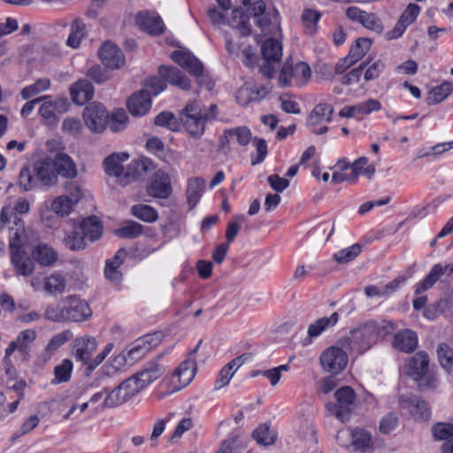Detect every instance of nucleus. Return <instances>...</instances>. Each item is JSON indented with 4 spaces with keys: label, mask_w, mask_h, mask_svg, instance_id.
Instances as JSON below:
<instances>
[{
    "label": "nucleus",
    "mask_w": 453,
    "mask_h": 453,
    "mask_svg": "<svg viewBox=\"0 0 453 453\" xmlns=\"http://www.w3.org/2000/svg\"><path fill=\"white\" fill-rule=\"evenodd\" d=\"M58 182V176L50 157L35 161L30 167H23L19 175L18 184L27 192L38 188H49Z\"/></svg>",
    "instance_id": "obj_1"
},
{
    "label": "nucleus",
    "mask_w": 453,
    "mask_h": 453,
    "mask_svg": "<svg viewBox=\"0 0 453 453\" xmlns=\"http://www.w3.org/2000/svg\"><path fill=\"white\" fill-rule=\"evenodd\" d=\"M158 73L164 81L156 76L150 77L146 81L145 86L147 89L145 91L149 92L150 96L151 94L157 96L166 88L165 81H168L170 84L185 91L191 89V82L188 77L174 66L160 65L158 67Z\"/></svg>",
    "instance_id": "obj_2"
},
{
    "label": "nucleus",
    "mask_w": 453,
    "mask_h": 453,
    "mask_svg": "<svg viewBox=\"0 0 453 453\" xmlns=\"http://www.w3.org/2000/svg\"><path fill=\"white\" fill-rule=\"evenodd\" d=\"M142 389L134 375L129 377L107 395L102 403L96 408V411L119 406L133 398Z\"/></svg>",
    "instance_id": "obj_3"
},
{
    "label": "nucleus",
    "mask_w": 453,
    "mask_h": 453,
    "mask_svg": "<svg viewBox=\"0 0 453 453\" xmlns=\"http://www.w3.org/2000/svg\"><path fill=\"white\" fill-rule=\"evenodd\" d=\"M202 341L196 347L189 351L187 359H185L174 371L170 380L171 392H177L188 386L194 379L196 372V362L194 356L197 352Z\"/></svg>",
    "instance_id": "obj_4"
},
{
    "label": "nucleus",
    "mask_w": 453,
    "mask_h": 453,
    "mask_svg": "<svg viewBox=\"0 0 453 453\" xmlns=\"http://www.w3.org/2000/svg\"><path fill=\"white\" fill-rule=\"evenodd\" d=\"M336 403H327V411L341 421L348 419L356 404V393L352 388L343 386L334 393Z\"/></svg>",
    "instance_id": "obj_5"
},
{
    "label": "nucleus",
    "mask_w": 453,
    "mask_h": 453,
    "mask_svg": "<svg viewBox=\"0 0 453 453\" xmlns=\"http://www.w3.org/2000/svg\"><path fill=\"white\" fill-rule=\"evenodd\" d=\"M180 120L187 131L196 138L203 134L207 122L202 105L197 102H191L186 105L180 114Z\"/></svg>",
    "instance_id": "obj_6"
},
{
    "label": "nucleus",
    "mask_w": 453,
    "mask_h": 453,
    "mask_svg": "<svg viewBox=\"0 0 453 453\" xmlns=\"http://www.w3.org/2000/svg\"><path fill=\"white\" fill-rule=\"evenodd\" d=\"M380 334V329L375 322L369 321L357 326L350 331V341L352 349L363 353L369 349L375 343Z\"/></svg>",
    "instance_id": "obj_7"
},
{
    "label": "nucleus",
    "mask_w": 453,
    "mask_h": 453,
    "mask_svg": "<svg viewBox=\"0 0 453 453\" xmlns=\"http://www.w3.org/2000/svg\"><path fill=\"white\" fill-rule=\"evenodd\" d=\"M319 362L326 372L338 374L346 368L348 355L342 348L331 346L322 352Z\"/></svg>",
    "instance_id": "obj_8"
},
{
    "label": "nucleus",
    "mask_w": 453,
    "mask_h": 453,
    "mask_svg": "<svg viewBox=\"0 0 453 453\" xmlns=\"http://www.w3.org/2000/svg\"><path fill=\"white\" fill-rule=\"evenodd\" d=\"M83 119L91 131L101 133L106 127L109 116L107 111L100 103H92L84 109Z\"/></svg>",
    "instance_id": "obj_9"
},
{
    "label": "nucleus",
    "mask_w": 453,
    "mask_h": 453,
    "mask_svg": "<svg viewBox=\"0 0 453 453\" xmlns=\"http://www.w3.org/2000/svg\"><path fill=\"white\" fill-rule=\"evenodd\" d=\"M147 193L155 198L166 199L170 197L173 188L169 174L163 170L155 172L148 181Z\"/></svg>",
    "instance_id": "obj_10"
},
{
    "label": "nucleus",
    "mask_w": 453,
    "mask_h": 453,
    "mask_svg": "<svg viewBox=\"0 0 453 453\" xmlns=\"http://www.w3.org/2000/svg\"><path fill=\"white\" fill-rule=\"evenodd\" d=\"M372 46V41L368 38H358L350 48L347 57L341 59L335 65L337 73H344L348 68L361 60Z\"/></svg>",
    "instance_id": "obj_11"
},
{
    "label": "nucleus",
    "mask_w": 453,
    "mask_h": 453,
    "mask_svg": "<svg viewBox=\"0 0 453 453\" xmlns=\"http://www.w3.org/2000/svg\"><path fill=\"white\" fill-rule=\"evenodd\" d=\"M97 348L96 338L88 335L76 338L72 345V353L77 362L86 365L89 370L91 356Z\"/></svg>",
    "instance_id": "obj_12"
},
{
    "label": "nucleus",
    "mask_w": 453,
    "mask_h": 453,
    "mask_svg": "<svg viewBox=\"0 0 453 453\" xmlns=\"http://www.w3.org/2000/svg\"><path fill=\"white\" fill-rule=\"evenodd\" d=\"M153 162L148 157H139L132 160L125 169V173L119 180L120 186H127L128 184L137 180L144 173L154 169Z\"/></svg>",
    "instance_id": "obj_13"
},
{
    "label": "nucleus",
    "mask_w": 453,
    "mask_h": 453,
    "mask_svg": "<svg viewBox=\"0 0 453 453\" xmlns=\"http://www.w3.org/2000/svg\"><path fill=\"white\" fill-rule=\"evenodd\" d=\"M399 404L416 420L426 421L430 418L431 412L427 403L418 396L402 395L399 398Z\"/></svg>",
    "instance_id": "obj_14"
},
{
    "label": "nucleus",
    "mask_w": 453,
    "mask_h": 453,
    "mask_svg": "<svg viewBox=\"0 0 453 453\" xmlns=\"http://www.w3.org/2000/svg\"><path fill=\"white\" fill-rule=\"evenodd\" d=\"M346 15L349 19L359 22L365 28L378 34H380L384 29L380 19L376 14L362 11L358 7H348L346 10Z\"/></svg>",
    "instance_id": "obj_15"
},
{
    "label": "nucleus",
    "mask_w": 453,
    "mask_h": 453,
    "mask_svg": "<svg viewBox=\"0 0 453 453\" xmlns=\"http://www.w3.org/2000/svg\"><path fill=\"white\" fill-rule=\"evenodd\" d=\"M172 59L180 67L187 70L192 76L199 78L203 75V65L192 53L182 50H174Z\"/></svg>",
    "instance_id": "obj_16"
},
{
    "label": "nucleus",
    "mask_w": 453,
    "mask_h": 453,
    "mask_svg": "<svg viewBox=\"0 0 453 453\" xmlns=\"http://www.w3.org/2000/svg\"><path fill=\"white\" fill-rule=\"evenodd\" d=\"M67 304L66 321L81 322L91 317L92 311L88 304L76 296H69L64 299Z\"/></svg>",
    "instance_id": "obj_17"
},
{
    "label": "nucleus",
    "mask_w": 453,
    "mask_h": 453,
    "mask_svg": "<svg viewBox=\"0 0 453 453\" xmlns=\"http://www.w3.org/2000/svg\"><path fill=\"white\" fill-rule=\"evenodd\" d=\"M135 22L141 30L150 35H158L165 31L163 20L155 12H140L136 15Z\"/></svg>",
    "instance_id": "obj_18"
},
{
    "label": "nucleus",
    "mask_w": 453,
    "mask_h": 453,
    "mask_svg": "<svg viewBox=\"0 0 453 453\" xmlns=\"http://www.w3.org/2000/svg\"><path fill=\"white\" fill-rule=\"evenodd\" d=\"M99 58L102 63L111 69H119L125 64L122 51L113 43L106 42L99 49Z\"/></svg>",
    "instance_id": "obj_19"
},
{
    "label": "nucleus",
    "mask_w": 453,
    "mask_h": 453,
    "mask_svg": "<svg viewBox=\"0 0 453 453\" xmlns=\"http://www.w3.org/2000/svg\"><path fill=\"white\" fill-rule=\"evenodd\" d=\"M420 7L416 4H409L404 12L401 14L395 27L388 32V39H396L400 37L405 29L411 25L418 16Z\"/></svg>",
    "instance_id": "obj_20"
},
{
    "label": "nucleus",
    "mask_w": 453,
    "mask_h": 453,
    "mask_svg": "<svg viewBox=\"0 0 453 453\" xmlns=\"http://www.w3.org/2000/svg\"><path fill=\"white\" fill-rule=\"evenodd\" d=\"M43 102L39 109V114L42 118L52 123L56 120L58 114L67 111L69 103L66 98L58 97L54 100H42Z\"/></svg>",
    "instance_id": "obj_21"
},
{
    "label": "nucleus",
    "mask_w": 453,
    "mask_h": 453,
    "mask_svg": "<svg viewBox=\"0 0 453 453\" xmlns=\"http://www.w3.org/2000/svg\"><path fill=\"white\" fill-rule=\"evenodd\" d=\"M129 158V154L127 152L112 153L104 159L103 165L104 172L109 176L116 178V181L119 184V180L125 173V167L123 162Z\"/></svg>",
    "instance_id": "obj_22"
},
{
    "label": "nucleus",
    "mask_w": 453,
    "mask_h": 453,
    "mask_svg": "<svg viewBox=\"0 0 453 453\" xmlns=\"http://www.w3.org/2000/svg\"><path fill=\"white\" fill-rule=\"evenodd\" d=\"M429 357L425 351H418L411 357L405 365L406 372L418 380L425 376L428 371Z\"/></svg>",
    "instance_id": "obj_23"
},
{
    "label": "nucleus",
    "mask_w": 453,
    "mask_h": 453,
    "mask_svg": "<svg viewBox=\"0 0 453 453\" xmlns=\"http://www.w3.org/2000/svg\"><path fill=\"white\" fill-rule=\"evenodd\" d=\"M127 105L133 116L145 115L151 107V96L147 91L135 92L127 99Z\"/></svg>",
    "instance_id": "obj_24"
},
{
    "label": "nucleus",
    "mask_w": 453,
    "mask_h": 453,
    "mask_svg": "<svg viewBox=\"0 0 453 453\" xmlns=\"http://www.w3.org/2000/svg\"><path fill=\"white\" fill-rule=\"evenodd\" d=\"M53 167L56 171L57 176H61L66 179H74L78 171L76 165L72 157L65 152H58L52 159Z\"/></svg>",
    "instance_id": "obj_25"
},
{
    "label": "nucleus",
    "mask_w": 453,
    "mask_h": 453,
    "mask_svg": "<svg viewBox=\"0 0 453 453\" xmlns=\"http://www.w3.org/2000/svg\"><path fill=\"white\" fill-rule=\"evenodd\" d=\"M74 188L76 190V195H73V197H69L68 196H60L56 197L51 203V211L61 217L68 216L71 213L73 207L83 196L82 191L79 187H74Z\"/></svg>",
    "instance_id": "obj_26"
},
{
    "label": "nucleus",
    "mask_w": 453,
    "mask_h": 453,
    "mask_svg": "<svg viewBox=\"0 0 453 453\" xmlns=\"http://www.w3.org/2000/svg\"><path fill=\"white\" fill-rule=\"evenodd\" d=\"M70 95L74 104L83 105L92 99L94 87L88 80L81 79L71 86Z\"/></svg>",
    "instance_id": "obj_27"
},
{
    "label": "nucleus",
    "mask_w": 453,
    "mask_h": 453,
    "mask_svg": "<svg viewBox=\"0 0 453 453\" xmlns=\"http://www.w3.org/2000/svg\"><path fill=\"white\" fill-rule=\"evenodd\" d=\"M11 263L18 275L27 277L35 271L34 261L24 250H14L11 253Z\"/></svg>",
    "instance_id": "obj_28"
},
{
    "label": "nucleus",
    "mask_w": 453,
    "mask_h": 453,
    "mask_svg": "<svg viewBox=\"0 0 453 453\" xmlns=\"http://www.w3.org/2000/svg\"><path fill=\"white\" fill-rule=\"evenodd\" d=\"M165 372V367L158 362V360H155L150 362L145 368L135 374V378L142 387V388H146L149 384L152 383L158 378H160Z\"/></svg>",
    "instance_id": "obj_29"
},
{
    "label": "nucleus",
    "mask_w": 453,
    "mask_h": 453,
    "mask_svg": "<svg viewBox=\"0 0 453 453\" xmlns=\"http://www.w3.org/2000/svg\"><path fill=\"white\" fill-rule=\"evenodd\" d=\"M395 349L404 353H411L418 346V336L415 332L404 329L395 334L393 341Z\"/></svg>",
    "instance_id": "obj_30"
},
{
    "label": "nucleus",
    "mask_w": 453,
    "mask_h": 453,
    "mask_svg": "<svg viewBox=\"0 0 453 453\" xmlns=\"http://www.w3.org/2000/svg\"><path fill=\"white\" fill-rule=\"evenodd\" d=\"M33 259L42 266L52 265L58 258L55 250L46 243H39L32 250Z\"/></svg>",
    "instance_id": "obj_31"
},
{
    "label": "nucleus",
    "mask_w": 453,
    "mask_h": 453,
    "mask_svg": "<svg viewBox=\"0 0 453 453\" xmlns=\"http://www.w3.org/2000/svg\"><path fill=\"white\" fill-rule=\"evenodd\" d=\"M205 188V180L200 177H193L188 180L186 198L190 209H193L199 202Z\"/></svg>",
    "instance_id": "obj_32"
},
{
    "label": "nucleus",
    "mask_w": 453,
    "mask_h": 453,
    "mask_svg": "<svg viewBox=\"0 0 453 453\" xmlns=\"http://www.w3.org/2000/svg\"><path fill=\"white\" fill-rule=\"evenodd\" d=\"M339 318V313L334 312L329 317L318 319L309 325L308 335L311 338L318 337L326 329L334 327L338 323Z\"/></svg>",
    "instance_id": "obj_33"
},
{
    "label": "nucleus",
    "mask_w": 453,
    "mask_h": 453,
    "mask_svg": "<svg viewBox=\"0 0 453 453\" xmlns=\"http://www.w3.org/2000/svg\"><path fill=\"white\" fill-rule=\"evenodd\" d=\"M249 16L245 14L242 8H234L232 17L227 20L229 26L235 28L242 36H248L251 33Z\"/></svg>",
    "instance_id": "obj_34"
},
{
    "label": "nucleus",
    "mask_w": 453,
    "mask_h": 453,
    "mask_svg": "<svg viewBox=\"0 0 453 453\" xmlns=\"http://www.w3.org/2000/svg\"><path fill=\"white\" fill-rule=\"evenodd\" d=\"M334 108L327 104H319L311 111L308 118V125L311 127H316L322 122H330Z\"/></svg>",
    "instance_id": "obj_35"
},
{
    "label": "nucleus",
    "mask_w": 453,
    "mask_h": 453,
    "mask_svg": "<svg viewBox=\"0 0 453 453\" xmlns=\"http://www.w3.org/2000/svg\"><path fill=\"white\" fill-rule=\"evenodd\" d=\"M81 228L86 240L91 242L98 240L103 234L102 223L96 216L84 219L81 224Z\"/></svg>",
    "instance_id": "obj_36"
},
{
    "label": "nucleus",
    "mask_w": 453,
    "mask_h": 453,
    "mask_svg": "<svg viewBox=\"0 0 453 453\" xmlns=\"http://www.w3.org/2000/svg\"><path fill=\"white\" fill-rule=\"evenodd\" d=\"M66 279L58 273H53L43 279V290L51 296L61 295L65 292Z\"/></svg>",
    "instance_id": "obj_37"
},
{
    "label": "nucleus",
    "mask_w": 453,
    "mask_h": 453,
    "mask_svg": "<svg viewBox=\"0 0 453 453\" xmlns=\"http://www.w3.org/2000/svg\"><path fill=\"white\" fill-rule=\"evenodd\" d=\"M261 52L265 61L279 63L282 57L281 43L273 38L267 39L262 44Z\"/></svg>",
    "instance_id": "obj_38"
},
{
    "label": "nucleus",
    "mask_w": 453,
    "mask_h": 453,
    "mask_svg": "<svg viewBox=\"0 0 453 453\" xmlns=\"http://www.w3.org/2000/svg\"><path fill=\"white\" fill-rule=\"evenodd\" d=\"M87 35L86 26L81 19H75L70 26V33L66 40V45L72 49L80 47L81 42Z\"/></svg>",
    "instance_id": "obj_39"
},
{
    "label": "nucleus",
    "mask_w": 453,
    "mask_h": 453,
    "mask_svg": "<svg viewBox=\"0 0 453 453\" xmlns=\"http://www.w3.org/2000/svg\"><path fill=\"white\" fill-rule=\"evenodd\" d=\"M15 228L10 227V252L12 253L14 250H22V247L27 245L26 241V230L24 228V223L21 219L15 220Z\"/></svg>",
    "instance_id": "obj_40"
},
{
    "label": "nucleus",
    "mask_w": 453,
    "mask_h": 453,
    "mask_svg": "<svg viewBox=\"0 0 453 453\" xmlns=\"http://www.w3.org/2000/svg\"><path fill=\"white\" fill-rule=\"evenodd\" d=\"M453 91V82L445 81L432 88L426 98L428 105L437 104L446 99Z\"/></svg>",
    "instance_id": "obj_41"
},
{
    "label": "nucleus",
    "mask_w": 453,
    "mask_h": 453,
    "mask_svg": "<svg viewBox=\"0 0 453 453\" xmlns=\"http://www.w3.org/2000/svg\"><path fill=\"white\" fill-rule=\"evenodd\" d=\"M444 274V268L441 265H434L425 279L417 286L415 293L419 295L430 289L437 280Z\"/></svg>",
    "instance_id": "obj_42"
},
{
    "label": "nucleus",
    "mask_w": 453,
    "mask_h": 453,
    "mask_svg": "<svg viewBox=\"0 0 453 453\" xmlns=\"http://www.w3.org/2000/svg\"><path fill=\"white\" fill-rule=\"evenodd\" d=\"M437 357L441 367L453 374V349L446 343H440L437 346Z\"/></svg>",
    "instance_id": "obj_43"
},
{
    "label": "nucleus",
    "mask_w": 453,
    "mask_h": 453,
    "mask_svg": "<svg viewBox=\"0 0 453 453\" xmlns=\"http://www.w3.org/2000/svg\"><path fill=\"white\" fill-rule=\"evenodd\" d=\"M66 311L67 304L64 303L63 300L60 303L49 305L45 309L44 317L46 319L53 322H64L66 321Z\"/></svg>",
    "instance_id": "obj_44"
},
{
    "label": "nucleus",
    "mask_w": 453,
    "mask_h": 453,
    "mask_svg": "<svg viewBox=\"0 0 453 453\" xmlns=\"http://www.w3.org/2000/svg\"><path fill=\"white\" fill-rule=\"evenodd\" d=\"M131 211L135 218L145 222H154L158 218L157 211L148 204H135Z\"/></svg>",
    "instance_id": "obj_45"
},
{
    "label": "nucleus",
    "mask_w": 453,
    "mask_h": 453,
    "mask_svg": "<svg viewBox=\"0 0 453 453\" xmlns=\"http://www.w3.org/2000/svg\"><path fill=\"white\" fill-rule=\"evenodd\" d=\"M254 440L260 445L269 446L275 442L276 434L266 425L259 426L252 434Z\"/></svg>",
    "instance_id": "obj_46"
},
{
    "label": "nucleus",
    "mask_w": 453,
    "mask_h": 453,
    "mask_svg": "<svg viewBox=\"0 0 453 453\" xmlns=\"http://www.w3.org/2000/svg\"><path fill=\"white\" fill-rule=\"evenodd\" d=\"M73 371V363L69 359H65L62 363L57 365L54 368V380H52L53 384H60L64 382H67L72 374Z\"/></svg>",
    "instance_id": "obj_47"
},
{
    "label": "nucleus",
    "mask_w": 453,
    "mask_h": 453,
    "mask_svg": "<svg viewBox=\"0 0 453 453\" xmlns=\"http://www.w3.org/2000/svg\"><path fill=\"white\" fill-rule=\"evenodd\" d=\"M361 252V246L356 243L334 254L333 258L339 264H346L354 260Z\"/></svg>",
    "instance_id": "obj_48"
},
{
    "label": "nucleus",
    "mask_w": 453,
    "mask_h": 453,
    "mask_svg": "<svg viewBox=\"0 0 453 453\" xmlns=\"http://www.w3.org/2000/svg\"><path fill=\"white\" fill-rule=\"evenodd\" d=\"M142 232V226L139 223L131 221L127 226L114 230V234L125 239H133L138 237Z\"/></svg>",
    "instance_id": "obj_49"
},
{
    "label": "nucleus",
    "mask_w": 453,
    "mask_h": 453,
    "mask_svg": "<svg viewBox=\"0 0 453 453\" xmlns=\"http://www.w3.org/2000/svg\"><path fill=\"white\" fill-rule=\"evenodd\" d=\"M64 244L71 250H81L86 247V238L77 231H72L64 239Z\"/></svg>",
    "instance_id": "obj_50"
},
{
    "label": "nucleus",
    "mask_w": 453,
    "mask_h": 453,
    "mask_svg": "<svg viewBox=\"0 0 453 453\" xmlns=\"http://www.w3.org/2000/svg\"><path fill=\"white\" fill-rule=\"evenodd\" d=\"M157 126L167 127L171 131L179 129V123L175 116L170 111H163L159 113L154 119Z\"/></svg>",
    "instance_id": "obj_51"
},
{
    "label": "nucleus",
    "mask_w": 453,
    "mask_h": 453,
    "mask_svg": "<svg viewBox=\"0 0 453 453\" xmlns=\"http://www.w3.org/2000/svg\"><path fill=\"white\" fill-rule=\"evenodd\" d=\"M351 437L352 445L356 449L364 450L370 447L371 436L366 431L363 429H355L352 431Z\"/></svg>",
    "instance_id": "obj_52"
},
{
    "label": "nucleus",
    "mask_w": 453,
    "mask_h": 453,
    "mask_svg": "<svg viewBox=\"0 0 453 453\" xmlns=\"http://www.w3.org/2000/svg\"><path fill=\"white\" fill-rule=\"evenodd\" d=\"M245 220V217L243 215H235L233 217V219L228 222L226 229V243H230L234 240L237 236L241 224Z\"/></svg>",
    "instance_id": "obj_53"
},
{
    "label": "nucleus",
    "mask_w": 453,
    "mask_h": 453,
    "mask_svg": "<svg viewBox=\"0 0 453 453\" xmlns=\"http://www.w3.org/2000/svg\"><path fill=\"white\" fill-rule=\"evenodd\" d=\"M145 342H146L139 338L131 344L128 349H127L130 362H134L140 359L149 351V347Z\"/></svg>",
    "instance_id": "obj_54"
},
{
    "label": "nucleus",
    "mask_w": 453,
    "mask_h": 453,
    "mask_svg": "<svg viewBox=\"0 0 453 453\" xmlns=\"http://www.w3.org/2000/svg\"><path fill=\"white\" fill-rule=\"evenodd\" d=\"M40 422V418L37 415L29 416L20 426V427L13 434L12 441H15L18 438L33 431Z\"/></svg>",
    "instance_id": "obj_55"
},
{
    "label": "nucleus",
    "mask_w": 453,
    "mask_h": 453,
    "mask_svg": "<svg viewBox=\"0 0 453 453\" xmlns=\"http://www.w3.org/2000/svg\"><path fill=\"white\" fill-rule=\"evenodd\" d=\"M320 18L319 12L314 10H305L302 14L303 24L309 34H313L316 30L317 23Z\"/></svg>",
    "instance_id": "obj_56"
},
{
    "label": "nucleus",
    "mask_w": 453,
    "mask_h": 453,
    "mask_svg": "<svg viewBox=\"0 0 453 453\" xmlns=\"http://www.w3.org/2000/svg\"><path fill=\"white\" fill-rule=\"evenodd\" d=\"M292 78H294L293 61L288 58L280 72L278 83L282 88L288 87L291 84Z\"/></svg>",
    "instance_id": "obj_57"
},
{
    "label": "nucleus",
    "mask_w": 453,
    "mask_h": 453,
    "mask_svg": "<svg viewBox=\"0 0 453 453\" xmlns=\"http://www.w3.org/2000/svg\"><path fill=\"white\" fill-rule=\"evenodd\" d=\"M294 79L299 84L305 83L311 77V68L305 62H298L296 65L293 64Z\"/></svg>",
    "instance_id": "obj_58"
},
{
    "label": "nucleus",
    "mask_w": 453,
    "mask_h": 453,
    "mask_svg": "<svg viewBox=\"0 0 453 453\" xmlns=\"http://www.w3.org/2000/svg\"><path fill=\"white\" fill-rule=\"evenodd\" d=\"M36 333L35 330L27 329L19 333L17 343L19 344V351L24 356L27 354V345L35 340Z\"/></svg>",
    "instance_id": "obj_59"
},
{
    "label": "nucleus",
    "mask_w": 453,
    "mask_h": 453,
    "mask_svg": "<svg viewBox=\"0 0 453 453\" xmlns=\"http://www.w3.org/2000/svg\"><path fill=\"white\" fill-rule=\"evenodd\" d=\"M290 366L287 365H281L278 367H274L261 372V375L267 378L270 380L272 386H275L281 378L282 372H288Z\"/></svg>",
    "instance_id": "obj_60"
},
{
    "label": "nucleus",
    "mask_w": 453,
    "mask_h": 453,
    "mask_svg": "<svg viewBox=\"0 0 453 453\" xmlns=\"http://www.w3.org/2000/svg\"><path fill=\"white\" fill-rule=\"evenodd\" d=\"M433 434L437 440L448 441V439L453 435V425L438 423L433 427Z\"/></svg>",
    "instance_id": "obj_61"
},
{
    "label": "nucleus",
    "mask_w": 453,
    "mask_h": 453,
    "mask_svg": "<svg viewBox=\"0 0 453 453\" xmlns=\"http://www.w3.org/2000/svg\"><path fill=\"white\" fill-rule=\"evenodd\" d=\"M62 130L69 135L78 136L82 130V126L79 119L67 118L62 123Z\"/></svg>",
    "instance_id": "obj_62"
},
{
    "label": "nucleus",
    "mask_w": 453,
    "mask_h": 453,
    "mask_svg": "<svg viewBox=\"0 0 453 453\" xmlns=\"http://www.w3.org/2000/svg\"><path fill=\"white\" fill-rule=\"evenodd\" d=\"M235 371H231L230 366L226 367L225 365L219 372L218 378L214 382V388L219 390L228 385Z\"/></svg>",
    "instance_id": "obj_63"
},
{
    "label": "nucleus",
    "mask_w": 453,
    "mask_h": 453,
    "mask_svg": "<svg viewBox=\"0 0 453 453\" xmlns=\"http://www.w3.org/2000/svg\"><path fill=\"white\" fill-rule=\"evenodd\" d=\"M127 120V116L123 110L117 111L114 112L110 120V128L113 132H119L121 130Z\"/></svg>",
    "instance_id": "obj_64"
}]
</instances>
